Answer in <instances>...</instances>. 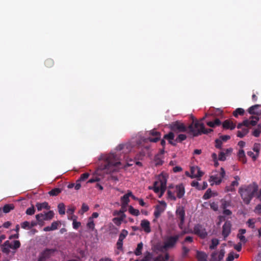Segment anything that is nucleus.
Wrapping results in <instances>:
<instances>
[{
    "label": "nucleus",
    "instance_id": "obj_1",
    "mask_svg": "<svg viewBox=\"0 0 261 261\" xmlns=\"http://www.w3.org/2000/svg\"><path fill=\"white\" fill-rule=\"evenodd\" d=\"M102 159L103 163L96 171V174L98 175H101L103 173L108 174L114 172L117 170L118 165L120 164L117 155L115 153L105 155Z\"/></svg>",
    "mask_w": 261,
    "mask_h": 261
},
{
    "label": "nucleus",
    "instance_id": "obj_2",
    "mask_svg": "<svg viewBox=\"0 0 261 261\" xmlns=\"http://www.w3.org/2000/svg\"><path fill=\"white\" fill-rule=\"evenodd\" d=\"M206 116L200 120H193L192 123L189 125V133L193 137H197L202 134H208L213 131L211 128H205L203 121Z\"/></svg>",
    "mask_w": 261,
    "mask_h": 261
},
{
    "label": "nucleus",
    "instance_id": "obj_3",
    "mask_svg": "<svg viewBox=\"0 0 261 261\" xmlns=\"http://www.w3.org/2000/svg\"><path fill=\"white\" fill-rule=\"evenodd\" d=\"M257 190L258 186L254 183L240 187L239 192L244 203L246 204H248Z\"/></svg>",
    "mask_w": 261,
    "mask_h": 261
},
{
    "label": "nucleus",
    "instance_id": "obj_4",
    "mask_svg": "<svg viewBox=\"0 0 261 261\" xmlns=\"http://www.w3.org/2000/svg\"><path fill=\"white\" fill-rule=\"evenodd\" d=\"M167 179L163 175H160L159 180L153 183V186L150 189H153L155 193H160L159 197H161L166 189Z\"/></svg>",
    "mask_w": 261,
    "mask_h": 261
},
{
    "label": "nucleus",
    "instance_id": "obj_5",
    "mask_svg": "<svg viewBox=\"0 0 261 261\" xmlns=\"http://www.w3.org/2000/svg\"><path fill=\"white\" fill-rule=\"evenodd\" d=\"M169 128L171 131L175 133L187 132L189 134V126L187 127L183 123L176 121L169 124Z\"/></svg>",
    "mask_w": 261,
    "mask_h": 261
},
{
    "label": "nucleus",
    "instance_id": "obj_6",
    "mask_svg": "<svg viewBox=\"0 0 261 261\" xmlns=\"http://www.w3.org/2000/svg\"><path fill=\"white\" fill-rule=\"evenodd\" d=\"M180 238L179 234L167 237L164 242V247L168 249L172 248L175 247Z\"/></svg>",
    "mask_w": 261,
    "mask_h": 261
},
{
    "label": "nucleus",
    "instance_id": "obj_7",
    "mask_svg": "<svg viewBox=\"0 0 261 261\" xmlns=\"http://www.w3.org/2000/svg\"><path fill=\"white\" fill-rule=\"evenodd\" d=\"M225 175V171L223 168L221 167L220 172L219 174L214 175L210 176V181H213L216 185L220 184L222 181V179Z\"/></svg>",
    "mask_w": 261,
    "mask_h": 261
},
{
    "label": "nucleus",
    "instance_id": "obj_8",
    "mask_svg": "<svg viewBox=\"0 0 261 261\" xmlns=\"http://www.w3.org/2000/svg\"><path fill=\"white\" fill-rule=\"evenodd\" d=\"M176 214L180 222L178 223V226L180 229H182L185 222V211L182 206H179L176 211Z\"/></svg>",
    "mask_w": 261,
    "mask_h": 261
},
{
    "label": "nucleus",
    "instance_id": "obj_9",
    "mask_svg": "<svg viewBox=\"0 0 261 261\" xmlns=\"http://www.w3.org/2000/svg\"><path fill=\"white\" fill-rule=\"evenodd\" d=\"M124 213L122 211H115L113 212V215L116 217L113 219V222L116 225H119L121 224L125 217Z\"/></svg>",
    "mask_w": 261,
    "mask_h": 261
},
{
    "label": "nucleus",
    "instance_id": "obj_10",
    "mask_svg": "<svg viewBox=\"0 0 261 261\" xmlns=\"http://www.w3.org/2000/svg\"><path fill=\"white\" fill-rule=\"evenodd\" d=\"M193 232L201 238H204L207 235L205 229L200 224H197L194 226Z\"/></svg>",
    "mask_w": 261,
    "mask_h": 261
},
{
    "label": "nucleus",
    "instance_id": "obj_11",
    "mask_svg": "<svg viewBox=\"0 0 261 261\" xmlns=\"http://www.w3.org/2000/svg\"><path fill=\"white\" fill-rule=\"evenodd\" d=\"M129 196H130V191H128L127 193L121 198V208L119 211H122L123 212L127 211V204L129 202Z\"/></svg>",
    "mask_w": 261,
    "mask_h": 261
},
{
    "label": "nucleus",
    "instance_id": "obj_12",
    "mask_svg": "<svg viewBox=\"0 0 261 261\" xmlns=\"http://www.w3.org/2000/svg\"><path fill=\"white\" fill-rule=\"evenodd\" d=\"M190 171L191 175L190 176L192 178H198V180H200V177L203 175V172L197 166L191 167Z\"/></svg>",
    "mask_w": 261,
    "mask_h": 261
},
{
    "label": "nucleus",
    "instance_id": "obj_13",
    "mask_svg": "<svg viewBox=\"0 0 261 261\" xmlns=\"http://www.w3.org/2000/svg\"><path fill=\"white\" fill-rule=\"evenodd\" d=\"M54 216V213L53 211H49L45 213L44 214L40 213L36 215V220H39V218H41L44 221H49L53 218Z\"/></svg>",
    "mask_w": 261,
    "mask_h": 261
},
{
    "label": "nucleus",
    "instance_id": "obj_14",
    "mask_svg": "<svg viewBox=\"0 0 261 261\" xmlns=\"http://www.w3.org/2000/svg\"><path fill=\"white\" fill-rule=\"evenodd\" d=\"M225 251L224 248L220 249L219 253L217 252H214L211 254L212 261H221L224 257Z\"/></svg>",
    "mask_w": 261,
    "mask_h": 261
},
{
    "label": "nucleus",
    "instance_id": "obj_15",
    "mask_svg": "<svg viewBox=\"0 0 261 261\" xmlns=\"http://www.w3.org/2000/svg\"><path fill=\"white\" fill-rule=\"evenodd\" d=\"M55 252L54 249H46L43 251L39 257L38 261H45L47 258H48L51 254Z\"/></svg>",
    "mask_w": 261,
    "mask_h": 261
},
{
    "label": "nucleus",
    "instance_id": "obj_16",
    "mask_svg": "<svg viewBox=\"0 0 261 261\" xmlns=\"http://www.w3.org/2000/svg\"><path fill=\"white\" fill-rule=\"evenodd\" d=\"M231 223L229 221L224 223L222 227V235L224 238L227 237L230 233Z\"/></svg>",
    "mask_w": 261,
    "mask_h": 261
},
{
    "label": "nucleus",
    "instance_id": "obj_17",
    "mask_svg": "<svg viewBox=\"0 0 261 261\" xmlns=\"http://www.w3.org/2000/svg\"><path fill=\"white\" fill-rule=\"evenodd\" d=\"M176 193V196L178 198H181L185 193V187L182 184L176 185L175 191Z\"/></svg>",
    "mask_w": 261,
    "mask_h": 261
},
{
    "label": "nucleus",
    "instance_id": "obj_18",
    "mask_svg": "<svg viewBox=\"0 0 261 261\" xmlns=\"http://www.w3.org/2000/svg\"><path fill=\"white\" fill-rule=\"evenodd\" d=\"M259 120V117L258 116H251L249 118V119H245L244 121H247V125H246V127H249L250 126H255L257 122Z\"/></svg>",
    "mask_w": 261,
    "mask_h": 261
},
{
    "label": "nucleus",
    "instance_id": "obj_19",
    "mask_svg": "<svg viewBox=\"0 0 261 261\" xmlns=\"http://www.w3.org/2000/svg\"><path fill=\"white\" fill-rule=\"evenodd\" d=\"M141 226L143 230L146 233L151 232V228L150 226V222L147 220H143L141 222Z\"/></svg>",
    "mask_w": 261,
    "mask_h": 261
},
{
    "label": "nucleus",
    "instance_id": "obj_20",
    "mask_svg": "<svg viewBox=\"0 0 261 261\" xmlns=\"http://www.w3.org/2000/svg\"><path fill=\"white\" fill-rule=\"evenodd\" d=\"M1 249L4 253H9L10 251V249H13L12 243H10L9 241H6L4 244L1 246Z\"/></svg>",
    "mask_w": 261,
    "mask_h": 261
},
{
    "label": "nucleus",
    "instance_id": "obj_21",
    "mask_svg": "<svg viewBox=\"0 0 261 261\" xmlns=\"http://www.w3.org/2000/svg\"><path fill=\"white\" fill-rule=\"evenodd\" d=\"M223 128L224 129H230L232 130L236 127V124L230 119L225 120L222 123Z\"/></svg>",
    "mask_w": 261,
    "mask_h": 261
},
{
    "label": "nucleus",
    "instance_id": "obj_22",
    "mask_svg": "<svg viewBox=\"0 0 261 261\" xmlns=\"http://www.w3.org/2000/svg\"><path fill=\"white\" fill-rule=\"evenodd\" d=\"M196 257L198 261H206L207 255L203 251H197Z\"/></svg>",
    "mask_w": 261,
    "mask_h": 261
},
{
    "label": "nucleus",
    "instance_id": "obj_23",
    "mask_svg": "<svg viewBox=\"0 0 261 261\" xmlns=\"http://www.w3.org/2000/svg\"><path fill=\"white\" fill-rule=\"evenodd\" d=\"M165 210V207H164L161 205H157L155 206L153 213L155 218H158L161 216V214L164 212Z\"/></svg>",
    "mask_w": 261,
    "mask_h": 261
},
{
    "label": "nucleus",
    "instance_id": "obj_24",
    "mask_svg": "<svg viewBox=\"0 0 261 261\" xmlns=\"http://www.w3.org/2000/svg\"><path fill=\"white\" fill-rule=\"evenodd\" d=\"M174 138V133L172 132V131L169 133L168 134L164 135V139L167 140L170 144H171L173 146H175L176 143L175 142V141L174 142L173 141Z\"/></svg>",
    "mask_w": 261,
    "mask_h": 261
},
{
    "label": "nucleus",
    "instance_id": "obj_25",
    "mask_svg": "<svg viewBox=\"0 0 261 261\" xmlns=\"http://www.w3.org/2000/svg\"><path fill=\"white\" fill-rule=\"evenodd\" d=\"M36 206L38 211H41L42 209L49 210L50 207L49 206L48 203L47 202H44L42 203L37 202L36 204Z\"/></svg>",
    "mask_w": 261,
    "mask_h": 261
},
{
    "label": "nucleus",
    "instance_id": "obj_26",
    "mask_svg": "<svg viewBox=\"0 0 261 261\" xmlns=\"http://www.w3.org/2000/svg\"><path fill=\"white\" fill-rule=\"evenodd\" d=\"M238 156L239 160L243 163L245 164L247 162L246 157L245 154L244 150L242 149H240L238 153Z\"/></svg>",
    "mask_w": 261,
    "mask_h": 261
},
{
    "label": "nucleus",
    "instance_id": "obj_27",
    "mask_svg": "<svg viewBox=\"0 0 261 261\" xmlns=\"http://www.w3.org/2000/svg\"><path fill=\"white\" fill-rule=\"evenodd\" d=\"M260 107L259 105H255L250 107L247 110L248 112L251 115H258L259 113L256 111V110Z\"/></svg>",
    "mask_w": 261,
    "mask_h": 261
},
{
    "label": "nucleus",
    "instance_id": "obj_28",
    "mask_svg": "<svg viewBox=\"0 0 261 261\" xmlns=\"http://www.w3.org/2000/svg\"><path fill=\"white\" fill-rule=\"evenodd\" d=\"M169 259V255L168 253H166L165 256L163 255L160 254L156 257L153 258V261H168Z\"/></svg>",
    "mask_w": 261,
    "mask_h": 261
},
{
    "label": "nucleus",
    "instance_id": "obj_29",
    "mask_svg": "<svg viewBox=\"0 0 261 261\" xmlns=\"http://www.w3.org/2000/svg\"><path fill=\"white\" fill-rule=\"evenodd\" d=\"M14 206L13 204H5L4 207H3L2 210V213L4 212V213H9L11 210H14Z\"/></svg>",
    "mask_w": 261,
    "mask_h": 261
},
{
    "label": "nucleus",
    "instance_id": "obj_30",
    "mask_svg": "<svg viewBox=\"0 0 261 261\" xmlns=\"http://www.w3.org/2000/svg\"><path fill=\"white\" fill-rule=\"evenodd\" d=\"M249 133V129L244 128H243L241 130H238L237 132V136L239 138H243L245 136H246Z\"/></svg>",
    "mask_w": 261,
    "mask_h": 261
},
{
    "label": "nucleus",
    "instance_id": "obj_31",
    "mask_svg": "<svg viewBox=\"0 0 261 261\" xmlns=\"http://www.w3.org/2000/svg\"><path fill=\"white\" fill-rule=\"evenodd\" d=\"M87 227L91 231H93L95 229V224L92 218H89L87 224Z\"/></svg>",
    "mask_w": 261,
    "mask_h": 261
},
{
    "label": "nucleus",
    "instance_id": "obj_32",
    "mask_svg": "<svg viewBox=\"0 0 261 261\" xmlns=\"http://www.w3.org/2000/svg\"><path fill=\"white\" fill-rule=\"evenodd\" d=\"M245 113V111L242 108H237L233 112V115L235 117H238L239 115L243 116Z\"/></svg>",
    "mask_w": 261,
    "mask_h": 261
},
{
    "label": "nucleus",
    "instance_id": "obj_33",
    "mask_svg": "<svg viewBox=\"0 0 261 261\" xmlns=\"http://www.w3.org/2000/svg\"><path fill=\"white\" fill-rule=\"evenodd\" d=\"M61 192V189L60 188H54L50 190L48 194L50 196H57L58 194H59Z\"/></svg>",
    "mask_w": 261,
    "mask_h": 261
},
{
    "label": "nucleus",
    "instance_id": "obj_34",
    "mask_svg": "<svg viewBox=\"0 0 261 261\" xmlns=\"http://www.w3.org/2000/svg\"><path fill=\"white\" fill-rule=\"evenodd\" d=\"M59 213L60 215H64L65 213V206L64 203H60L58 205Z\"/></svg>",
    "mask_w": 261,
    "mask_h": 261
},
{
    "label": "nucleus",
    "instance_id": "obj_35",
    "mask_svg": "<svg viewBox=\"0 0 261 261\" xmlns=\"http://www.w3.org/2000/svg\"><path fill=\"white\" fill-rule=\"evenodd\" d=\"M143 246V245L142 242L138 244L137 247L135 251V253L136 255H140L141 254Z\"/></svg>",
    "mask_w": 261,
    "mask_h": 261
},
{
    "label": "nucleus",
    "instance_id": "obj_36",
    "mask_svg": "<svg viewBox=\"0 0 261 261\" xmlns=\"http://www.w3.org/2000/svg\"><path fill=\"white\" fill-rule=\"evenodd\" d=\"M221 208H222L223 210L226 208L227 207L229 206L230 205V201H227L223 199L221 200Z\"/></svg>",
    "mask_w": 261,
    "mask_h": 261
},
{
    "label": "nucleus",
    "instance_id": "obj_37",
    "mask_svg": "<svg viewBox=\"0 0 261 261\" xmlns=\"http://www.w3.org/2000/svg\"><path fill=\"white\" fill-rule=\"evenodd\" d=\"M219 243V242L217 239H213L212 240L211 244L210 246V249L211 250L215 249Z\"/></svg>",
    "mask_w": 261,
    "mask_h": 261
},
{
    "label": "nucleus",
    "instance_id": "obj_38",
    "mask_svg": "<svg viewBox=\"0 0 261 261\" xmlns=\"http://www.w3.org/2000/svg\"><path fill=\"white\" fill-rule=\"evenodd\" d=\"M72 217H74V218L73 219V223H72V225H73V228L75 229H77L79 227L81 226V222H77L76 221V219L77 218V217H76L75 216L73 215Z\"/></svg>",
    "mask_w": 261,
    "mask_h": 261
},
{
    "label": "nucleus",
    "instance_id": "obj_39",
    "mask_svg": "<svg viewBox=\"0 0 261 261\" xmlns=\"http://www.w3.org/2000/svg\"><path fill=\"white\" fill-rule=\"evenodd\" d=\"M45 66L47 68H50L54 65V62L51 59H47L44 62Z\"/></svg>",
    "mask_w": 261,
    "mask_h": 261
},
{
    "label": "nucleus",
    "instance_id": "obj_40",
    "mask_svg": "<svg viewBox=\"0 0 261 261\" xmlns=\"http://www.w3.org/2000/svg\"><path fill=\"white\" fill-rule=\"evenodd\" d=\"M35 209L33 205H32L31 207H29L25 211V213L28 215H33L35 214Z\"/></svg>",
    "mask_w": 261,
    "mask_h": 261
},
{
    "label": "nucleus",
    "instance_id": "obj_41",
    "mask_svg": "<svg viewBox=\"0 0 261 261\" xmlns=\"http://www.w3.org/2000/svg\"><path fill=\"white\" fill-rule=\"evenodd\" d=\"M167 195L168 198L172 200L175 201L176 199V197L174 195V192H172L171 190H168L167 191Z\"/></svg>",
    "mask_w": 261,
    "mask_h": 261
},
{
    "label": "nucleus",
    "instance_id": "obj_42",
    "mask_svg": "<svg viewBox=\"0 0 261 261\" xmlns=\"http://www.w3.org/2000/svg\"><path fill=\"white\" fill-rule=\"evenodd\" d=\"M212 197V191L211 189H208L204 194L203 196V199L204 200H207L210 198Z\"/></svg>",
    "mask_w": 261,
    "mask_h": 261
},
{
    "label": "nucleus",
    "instance_id": "obj_43",
    "mask_svg": "<svg viewBox=\"0 0 261 261\" xmlns=\"http://www.w3.org/2000/svg\"><path fill=\"white\" fill-rule=\"evenodd\" d=\"M187 136L185 134H179L176 138L175 142H181L186 139Z\"/></svg>",
    "mask_w": 261,
    "mask_h": 261
},
{
    "label": "nucleus",
    "instance_id": "obj_44",
    "mask_svg": "<svg viewBox=\"0 0 261 261\" xmlns=\"http://www.w3.org/2000/svg\"><path fill=\"white\" fill-rule=\"evenodd\" d=\"M260 146L261 145L259 143H255L253 145V150L256 152L257 156H258Z\"/></svg>",
    "mask_w": 261,
    "mask_h": 261
},
{
    "label": "nucleus",
    "instance_id": "obj_45",
    "mask_svg": "<svg viewBox=\"0 0 261 261\" xmlns=\"http://www.w3.org/2000/svg\"><path fill=\"white\" fill-rule=\"evenodd\" d=\"M89 209V207L88 205L86 203H84L82 204L81 210L79 212V213L81 214H84V213L87 212Z\"/></svg>",
    "mask_w": 261,
    "mask_h": 261
},
{
    "label": "nucleus",
    "instance_id": "obj_46",
    "mask_svg": "<svg viewBox=\"0 0 261 261\" xmlns=\"http://www.w3.org/2000/svg\"><path fill=\"white\" fill-rule=\"evenodd\" d=\"M154 248H155V250H158L160 252H164V251L165 250L168 249L167 247H164V244L163 245H156L154 247Z\"/></svg>",
    "mask_w": 261,
    "mask_h": 261
},
{
    "label": "nucleus",
    "instance_id": "obj_47",
    "mask_svg": "<svg viewBox=\"0 0 261 261\" xmlns=\"http://www.w3.org/2000/svg\"><path fill=\"white\" fill-rule=\"evenodd\" d=\"M89 176V174L88 173H84L81 175L80 177L79 178V181H85L86 180Z\"/></svg>",
    "mask_w": 261,
    "mask_h": 261
},
{
    "label": "nucleus",
    "instance_id": "obj_48",
    "mask_svg": "<svg viewBox=\"0 0 261 261\" xmlns=\"http://www.w3.org/2000/svg\"><path fill=\"white\" fill-rule=\"evenodd\" d=\"M127 231L123 229L119 235V239L123 241L127 235Z\"/></svg>",
    "mask_w": 261,
    "mask_h": 261
},
{
    "label": "nucleus",
    "instance_id": "obj_49",
    "mask_svg": "<svg viewBox=\"0 0 261 261\" xmlns=\"http://www.w3.org/2000/svg\"><path fill=\"white\" fill-rule=\"evenodd\" d=\"M152 258V255L150 252H147L142 259L144 261H150Z\"/></svg>",
    "mask_w": 261,
    "mask_h": 261
},
{
    "label": "nucleus",
    "instance_id": "obj_50",
    "mask_svg": "<svg viewBox=\"0 0 261 261\" xmlns=\"http://www.w3.org/2000/svg\"><path fill=\"white\" fill-rule=\"evenodd\" d=\"M21 228L25 229H30V222L28 221H24L21 223Z\"/></svg>",
    "mask_w": 261,
    "mask_h": 261
},
{
    "label": "nucleus",
    "instance_id": "obj_51",
    "mask_svg": "<svg viewBox=\"0 0 261 261\" xmlns=\"http://www.w3.org/2000/svg\"><path fill=\"white\" fill-rule=\"evenodd\" d=\"M20 246V243L19 241H14L12 243V248L13 249H16Z\"/></svg>",
    "mask_w": 261,
    "mask_h": 261
},
{
    "label": "nucleus",
    "instance_id": "obj_52",
    "mask_svg": "<svg viewBox=\"0 0 261 261\" xmlns=\"http://www.w3.org/2000/svg\"><path fill=\"white\" fill-rule=\"evenodd\" d=\"M182 255L183 257H186L188 253L190 251L189 249H188L186 246H182Z\"/></svg>",
    "mask_w": 261,
    "mask_h": 261
},
{
    "label": "nucleus",
    "instance_id": "obj_53",
    "mask_svg": "<svg viewBox=\"0 0 261 261\" xmlns=\"http://www.w3.org/2000/svg\"><path fill=\"white\" fill-rule=\"evenodd\" d=\"M191 186L195 187L197 190H201V187L197 181H193L191 184Z\"/></svg>",
    "mask_w": 261,
    "mask_h": 261
},
{
    "label": "nucleus",
    "instance_id": "obj_54",
    "mask_svg": "<svg viewBox=\"0 0 261 261\" xmlns=\"http://www.w3.org/2000/svg\"><path fill=\"white\" fill-rule=\"evenodd\" d=\"M247 154L248 156L251 157L253 159V161H255L256 160L257 158L258 157V156H257L256 153L254 154L253 152H252L251 151H248Z\"/></svg>",
    "mask_w": 261,
    "mask_h": 261
},
{
    "label": "nucleus",
    "instance_id": "obj_55",
    "mask_svg": "<svg viewBox=\"0 0 261 261\" xmlns=\"http://www.w3.org/2000/svg\"><path fill=\"white\" fill-rule=\"evenodd\" d=\"M59 222L58 221H54L53 222L51 226H50L52 230H55L58 228V227L59 226Z\"/></svg>",
    "mask_w": 261,
    "mask_h": 261
},
{
    "label": "nucleus",
    "instance_id": "obj_56",
    "mask_svg": "<svg viewBox=\"0 0 261 261\" xmlns=\"http://www.w3.org/2000/svg\"><path fill=\"white\" fill-rule=\"evenodd\" d=\"M210 207L214 211H217L218 210V205L215 202H213L210 203Z\"/></svg>",
    "mask_w": 261,
    "mask_h": 261
},
{
    "label": "nucleus",
    "instance_id": "obj_57",
    "mask_svg": "<svg viewBox=\"0 0 261 261\" xmlns=\"http://www.w3.org/2000/svg\"><path fill=\"white\" fill-rule=\"evenodd\" d=\"M254 223L255 222L253 221V220L251 219H249L247 222V224L248 227L251 228H254L255 227Z\"/></svg>",
    "mask_w": 261,
    "mask_h": 261
},
{
    "label": "nucleus",
    "instance_id": "obj_58",
    "mask_svg": "<svg viewBox=\"0 0 261 261\" xmlns=\"http://www.w3.org/2000/svg\"><path fill=\"white\" fill-rule=\"evenodd\" d=\"M222 141L220 139H216L215 140V147L217 148L220 149L221 148Z\"/></svg>",
    "mask_w": 261,
    "mask_h": 261
},
{
    "label": "nucleus",
    "instance_id": "obj_59",
    "mask_svg": "<svg viewBox=\"0 0 261 261\" xmlns=\"http://www.w3.org/2000/svg\"><path fill=\"white\" fill-rule=\"evenodd\" d=\"M154 162L156 166L162 165L163 163V161L157 156L155 157Z\"/></svg>",
    "mask_w": 261,
    "mask_h": 261
},
{
    "label": "nucleus",
    "instance_id": "obj_60",
    "mask_svg": "<svg viewBox=\"0 0 261 261\" xmlns=\"http://www.w3.org/2000/svg\"><path fill=\"white\" fill-rule=\"evenodd\" d=\"M161 138V135L160 136H155L154 138H148V140L150 142H158Z\"/></svg>",
    "mask_w": 261,
    "mask_h": 261
},
{
    "label": "nucleus",
    "instance_id": "obj_61",
    "mask_svg": "<svg viewBox=\"0 0 261 261\" xmlns=\"http://www.w3.org/2000/svg\"><path fill=\"white\" fill-rule=\"evenodd\" d=\"M117 248L118 250H122L123 246V241L118 239L116 244Z\"/></svg>",
    "mask_w": 261,
    "mask_h": 261
},
{
    "label": "nucleus",
    "instance_id": "obj_62",
    "mask_svg": "<svg viewBox=\"0 0 261 261\" xmlns=\"http://www.w3.org/2000/svg\"><path fill=\"white\" fill-rule=\"evenodd\" d=\"M234 252H231L228 254V256L226 258V261H232L234 259Z\"/></svg>",
    "mask_w": 261,
    "mask_h": 261
},
{
    "label": "nucleus",
    "instance_id": "obj_63",
    "mask_svg": "<svg viewBox=\"0 0 261 261\" xmlns=\"http://www.w3.org/2000/svg\"><path fill=\"white\" fill-rule=\"evenodd\" d=\"M75 210V207L74 206H70L68 207L67 211V214L72 215Z\"/></svg>",
    "mask_w": 261,
    "mask_h": 261
},
{
    "label": "nucleus",
    "instance_id": "obj_64",
    "mask_svg": "<svg viewBox=\"0 0 261 261\" xmlns=\"http://www.w3.org/2000/svg\"><path fill=\"white\" fill-rule=\"evenodd\" d=\"M235 191V188L232 186L231 185L228 186H226L225 189V191L226 192H232Z\"/></svg>",
    "mask_w": 261,
    "mask_h": 261
}]
</instances>
